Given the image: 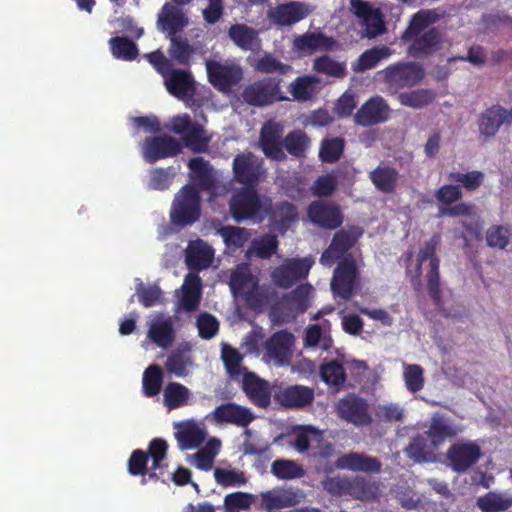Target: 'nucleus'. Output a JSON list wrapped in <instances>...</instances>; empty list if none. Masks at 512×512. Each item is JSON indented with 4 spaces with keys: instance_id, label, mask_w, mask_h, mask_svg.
<instances>
[{
    "instance_id": "obj_1",
    "label": "nucleus",
    "mask_w": 512,
    "mask_h": 512,
    "mask_svg": "<svg viewBox=\"0 0 512 512\" xmlns=\"http://www.w3.org/2000/svg\"><path fill=\"white\" fill-rule=\"evenodd\" d=\"M439 243L440 236L437 234L433 235L428 241L424 243L423 247H421L417 255V264L414 274L411 275V283L415 289H418V287L421 285L422 264L426 260H429V270L426 274L427 288L429 295L435 302H438L441 297L439 274L440 260L436 256V249Z\"/></svg>"
},
{
    "instance_id": "obj_2",
    "label": "nucleus",
    "mask_w": 512,
    "mask_h": 512,
    "mask_svg": "<svg viewBox=\"0 0 512 512\" xmlns=\"http://www.w3.org/2000/svg\"><path fill=\"white\" fill-rule=\"evenodd\" d=\"M266 198L262 199L255 187L240 188L229 201L232 218L238 223L243 221L261 223L265 219Z\"/></svg>"
},
{
    "instance_id": "obj_3",
    "label": "nucleus",
    "mask_w": 512,
    "mask_h": 512,
    "mask_svg": "<svg viewBox=\"0 0 512 512\" xmlns=\"http://www.w3.org/2000/svg\"><path fill=\"white\" fill-rule=\"evenodd\" d=\"M201 216V195L193 185L183 186L175 195L170 210V219L175 226L194 224Z\"/></svg>"
},
{
    "instance_id": "obj_4",
    "label": "nucleus",
    "mask_w": 512,
    "mask_h": 512,
    "mask_svg": "<svg viewBox=\"0 0 512 512\" xmlns=\"http://www.w3.org/2000/svg\"><path fill=\"white\" fill-rule=\"evenodd\" d=\"M359 270L352 255L342 258L333 272L331 291L335 298L349 301L358 290Z\"/></svg>"
},
{
    "instance_id": "obj_5",
    "label": "nucleus",
    "mask_w": 512,
    "mask_h": 512,
    "mask_svg": "<svg viewBox=\"0 0 512 512\" xmlns=\"http://www.w3.org/2000/svg\"><path fill=\"white\" fill-rule=\"evenodd\" d=\"M390 92L397 93L404 88L418 84L424 77L422 66L415 62H397L379 72Z\"/></svg>"
},
{
    "instance_id": "obj_6",
    "label": "nucleus",
    "mask_w": 512,
    "mask_h": 512,
    "mask_svg": "<svg viewBox=\"0 0 512 512\" xmlns=\"http://www.w3.org/2000/svg\"><path fill=\"white\" fill-rule=\"evenodd\" d=\"M233 180L243 187L257 188L267 175L264 160L252 152L236 155L232 163Z\"/></svg>"
},
{
    "instance_id": "obj_7",
    "label": "nucleus",
    "mask_w": 512,
    "mask_h": 512,
    "mask_svg": "<svg viewBox=\"0 0 512 512\" xmlns=\"http://www.w3.org/2000/svg\"><path fill=\"white\" fill-rule=\"evenodd\" d=\"M335 412L340 419L356 427L369 426L373 421L367 400L355 393L340 398L335 404Z\"/></svg>"
},
{
    "instance_id": "obj_8",
    "label": "nucleus",
    "mask_w": 512,
    "mask_h": 512,
    "mask_svg": "<svg viewBox=\"0 0 512 512\" xmlns=\"http://www.w3.org/2000/svg\"><path fill=\"white\" fill-rule=\"evenodd\" d=\"M242 98L250 106L264 107L286 98L281 96L280 80L272 77L263 78L246 86Z\"/></svg>"
},
{
    "instance_id": "obj_9",
    "label": "nucleus",
    "mask_w": 512,
    "mask_h": 512,
    "mask_svg": "<svg viewBox=\"0 0 512 512\" xmlns=\"http://www.w3.org/2000/svg\"><path fill=\"white\" fill-rule=\"evenodd\" d=\"M313 263L309 257L288 259L273 270L272 281L277 287L288 289L308 276Z\"/></svg>"
},
{
    "instance_id": "obj_10",
    "label": "nucleus",
    "mask_w": 512,
    "mask_h": 512,
    "mask_svg": "<svg viewBox=\"0 0 512 512\" xmlns=\"http://www.w3.org/2000/svg\"><path fill=\"white\" fill-rule=\"evenodd\" d=\"M362 231L357 227L341 229L337 231L330 243L320 257V263L331 267L337 260L346 257L345 255L358 241Z\"/></svg>"
},
{
    "instance_id": "obj_11",
    "label": "nucleus",
    "mask_w": 512,
    "mask_h": 512,
    "mask_svg": "<svg viewBox=\"0 0 512 512\" xmlns=\"http://www.w3.org/2000/svg\"><path fill=\"white\" fill-rule=\"evenodd\" d=\"M481 455V447L476 442L458 441L448 448L446 459L454 472L464 473L479 461Z\"/></svg>"
},
{
    "instance_id": "obj_12",
    "label": "nucleus",
    "mask_w": 512,
    "mask_h": 512,
    "mask_svg": "<svg viewBox=\"0 0 512 512\" xmlns=\"http://www.w3.org/2000/svg\"><path fill=\"white\" fill-rule=\"evenodd\" d=\"M205 65L209 82L219 91H230L243 78V71L238 65H226L215 60H207Z\"/></svg>"
},
{
    "instance_id": "obj_13",
    "label": "nucleus",
    "mask_w": 512,
    "mask_h": 512,
    "mask_svg": "<svg viewBox=\"0 0 512 512\" xmlns=\"http://www.w3.org/2000/svg\"><path fill=\"white\" fill-rule=\"evenodd\" d=\"M307 216L315 226L328 230H334L343 223V214L339 206L324 200L310 203Z\"/></svg>"
},
{
    "instance_id": "obj_14",
    "label": "nucleus",
    "mask_w": 512,
    "mask_h": 512,
    "mask_svg": "<svg viewBox=\"0 0 512 512\" xmlns=\"http://www.w3.org/2000/svg\"><path fill=\"white\" fill-rule=\"evenodd\" d=\"M391 108L381 96L369 98L354 114V122L362 127H371L386 122Z\"/></svg>"
},
{
    "instance_id": "obj_15",
    "label": "nucleus",
    "mask_w": 512,
    "mask_h": 512,
    "mask_svg": "<svg viewBox=\"0 0 512 512\" xmlns=\"http://www.w3.org/2000/svg\"><path fill=\"white\" fill-rule=\"evenodd\" d=\"M181 150L180 142L169 135L148 137L143 144L144 159L150 164L160 159L177 156Z\"/></svg>"
},
{
    "instance_id": "obj_16",
    "label": "nucleus",
    "mask_w": 512,
    "mask_h": 512,
    "mask_svg": "<svg viewBox=\"0 0 512 512\" xmlns=\"http://www.w3.org/2000/svg\"><path fill=\"white\" fill-rule=\"evenodd\" d=\"M310 13L311 9L308 4L300 1H290L269 9L267 15L273 24L288 27L305 19Z\"/></svg>"
},
{
    "instance_id": "obj_17",
    "label": "nucleus",
    "mask_w": 512,
    "mask_h": 512,
    "mask_svg": "<svg viewBox=\"0 0 512 512\" xmlns=\"http://www.w3.org/2000/svg\"><path fill=\"white\" fill-rule=\"evenodd\" d=\"M265 209V218L269 217L271 227L281 234H284L298 219L295 205L287 201L273 204L270 198H266Z\"/></svg>"
},
{
    "instance_id": "obj_18",
    "label": "nucleus",
    "mask_w": 512,
    "mask_h": 512,
    "mask_svg": "<svg viewBox=\"0 0 512 512\" xmlns=\"http://www.w3.org/2000/svg\"><path fill=\"white\" fill-rule=\"evenodd\" d=\"M512 123V107L507 110L499 104L484 110L478 119L479 133L487 138L494 137L502 125Z\"/></svg>"
},
{
    "instance_id": "obj_19",
    "label": "nucleus",
    "mask_w": 512,
    "mask_h": 512,
    "mask_svg": "<svg viewBox=\"0 0 512 512\" xmlns=\"http://www.w3.org/2000/svg\"><path fill=\"white\" fill-rule=\"evenodd\" d=\"M337 41L324 33L306 32L296 36L292 47L295 52L302 56H309L317 51H332L337 47Z\"/></svg>"
},
{
    "instance_id": "obj_20",
    "label": "nucleus",
    "mask_w": 512,
    "mask_h": 512,
    "mask_svg": "<svg viewBox=\"0 0 512 512\" xmlns=\"http://www.w3.org/2000/svg\"><path fill=\"white\" fill-rule=\"evenodd\" d=\"M241 388L249 401L259 408L271 404V387L268 381L254 372H246L242 378Z\"/></svg>"
},
{
    "instance_id": "obj_21",
    "label": "nucleus",
    "mask_w": 512,
    "mask_h": 512,
    "mask_svg": "<svg viewBox=\"0 0 512 512\" xmlns=\"http://www.w3.org/2000/svg\"><path fill=\"white\" fill-rule=\"evenodd\" d=\"M408 41H411L407 50L408 54L415 59H424L441 48L443 35L438 28L432 27Z\"/></svg>"
},
{
    "instance_id": "obj_22",
    "label": "nucleus",
    "mask_w": 512,
    "mask_h": 512,
    "mask_svg": "<svg viewBox=\"0 0 512 512\" xmlns=\"http://www.w3.org/2000/svg\"><path fill=\"white\" fill-rule=\"evenodd\" d=\"M276 401L286 409H303L311 405L315 399L313 388L304 385H290L280 390L276 396Z\"/></svg>"
},
{
    "instance_id": "obj_23",
    "label": "nucleus",
    "mask_w": 512,
    "mask_h": 512,
    "mask_svg": "<svg viewBox=\"0 0 512 512\" xmlns=\"http://www.w3.org/2000/svg\"><path fill=\"white\" fill-rule=\"evenodd\" d=\"M212 415L217 423H228L238 427H247L255 418L249 408L234 402L218 405Z\"/></svg>"
},
{
    "instance_id": "obj_24",
    "label": "nucleus",
    "mask_w": 512,
    "mask_h": 512,
    "mask_svg": "<svg viewBox=\"0 0 512 512\" xmlns=\"http://www.w3.org/2000/svg\"><path fill=\"white\" fill-rule=\"evenodd\" d=\"M294 341L292 333L286 330L277 331L265 343L266 354L277 364H286L292 355Z\"/></svg>"
},
{
    "instance_id": "obj_25",
    "label": "nucleus",
    "mask_w": 512,
    "mask_h": 512,
    "mask_svg": "<svg viewBox=\"0 0 512 512\" xmlns=\"http://www.w3.org/2000/svg\"><path fill=\"white\" fill-rule=\"evenodd\" d=\"M336 466L354 472L379 473L382 463L377 457L359 452H349L338 457Z\"/></svg>"
},
{
    "instance_id": "obj_26",
    "label": "nucleus",
    "mask_w": 512,
    "mask_h": 512,
    "mask_svg": "<svg viewBox=\"0 0 512 512\" xmlns=\"http://www.w3.org/2000/svg\"><path fill=\"white\" fill-rule=\"evenodd\" d=\"M164 84L171 95L181 100L195 93L194 79L189 71L172 69L164 77Z\"/></svg>"
},
{
    "instance_id": "obj_27",
    "label": "nucleus",
    "mask_w": 512,
    "mask_h": 512,
    "mask_svg": "<svg viewBox=\"0 0 512 512\" xmlns=\"http://www.w3.org/2000/svg\"><path fill=\"white\" fill-rule=\"evenodd\" d=\"M458 430L448 418L442 415H435L431 418L428 430L425 435L431 442L432 448H439L447 439L457 435Z\"/></svg>"
},
{
    "instance_id": "obj_28",
    "label": "nucleus",
    "mask_w": 512,
    "mask_h": 512,
    "mask_svg": "<svg viewBox=\"0 0 512 512\" xmlns=\"http://www.w3.org/2000/svg\"><path fill=\"white\" fill-rule=\"evenodd\" d=\"M188 167L190 169L191 185L195 186L199 193L214 188L215 181L208 161H205L202 157H195L189 160Z\"/></svg>"
},
{
    "instance_id": "obj_29",
    "label": "nucleus",
    "mask_w": 512,
    "mask_h": 512,
    "mask_svg": "<svg viewBox=\"0 0 512 512\" xmlns=\"http://www.w3.org/2000/svg\"><path fill=\"white\" fill-rule=\"evenodd\" d=\"M202 281L199 275L189 273L186 275L183 286L182 295L180 297V305L186 312L195 311L201 300Z\"/></svg>"
},
{
    "instance_id": "obj_30",
    "label": "nucleus",
    "mask_w": 512,
    "mask_h": 512,
    "mask_svg": "<svg viewBox=\"0 0 512 512\" xmlns=\"http://www.w3.org/2000/svg\"><path fill=\"white\" fill-rule=\"evenodd\" d=\"M175 428V438L181 450L196 448L205 440L204 431L195 422L177 423Z\"/></svg>"
},
{
    "instance_id": "obj_31",
    "label": "nucleus",
    "mask_w": 512,
    "mask_h": 512,
    "mask_svg": "<svg viewBox=\"0 0 512 512\" xmlns=\"http://www.w3.org/2000/svg\"><path fill=\"white\" fill-rule=\"evenodd\" d=\"M212 248L203 240L198 239L189 243L186 250V263L191 269H205L213 259Z\"/></svg>"
},
{
    "instance_id": "obj_32",
    "label": "nucleus",
    "mask_w": 512,
    "mask_h": 512,
    "mask_svg": "<svg viewBox=\"0 0 512 512\" xmlns=\"http://www.w3.org/2000/svg\"><path fill=\"white\" fill-rule=\"evenodd\" d=\"M441 15L435 9H421L414 13L410 19L409 25L402 35L404 41L412 39L414 36H418L420 33L426 31V29L439 21Z\"/></svg>"
},
{
    "instance_id": "obj_33",
    "label": "nucleus",
    "mask_w": 512,
    "mask_h": 512,
    "mask_svg": "<svg viewBox=\"0 0 512 512\" xmlns=\"http://www.w3.org/2000/svg\"><path fill=\"white\" fill-rule=\"evenodd\" d=\"M369 179L378 191L390 194L396 190L399 172L391 166L379 165L369 173Z\"/></svg>"
},
{
    "instance_id": "obj_34",
    "label": "nucleus",
    "mask_w": 512,
    "mask_h": 512,
    "mask_svg": "<svg viewBox=\"0 0 512 512\" xmlns=\"http://www.w3.org/2000/svg\"><path fill=\"white\" fill-rule=\"evenodd\" d=\"M147 337L158 347L166 349L175 339V330L171 318L156 319L148 329Z\"/></svg>"
},
{
    "instance_id": "obj_35",
    "label": "nucleus",
    "mask_w": 512,
    "mask_h": 512,
    "mask_svg": "<svg viewBox=\"0 0 512 512\" xmlns=\"http://www.w3.org/2000/svg\"><path fill=\"white\" fill-rule=\"evenodd\" d=\"M158 24L163 31H167L173 37L186 26L187 19L180 9L172 4L166 3L162 7Z\"/></svg>"
},
{
    "instance_id": "obj_36",
    "label": "nucleus",
    "mask_w": 512,
    "mask_h": 512,
    "mask_svg": "<svg viewBox=\"0 0 512 512\" xmlns=\"http://www.w3.org/2000/svg\"><path fill=\"white\" fill-rule=\"evenodd\" d=\"M258 283V278L254 276L248 267H237L231 274L229 286L235 296L242 299L253 289Z\"/></svg>"
},
{
    "instance_id": "obj_37",
    "label": "nucleus",
    "mask_w": 512,
    "mask_h": 512,
    "mask_svg": "<svg viewBox=\"0 0 512 512\" xmlns=\"http://www.w3.org/2000/svg\"><path fill=\"white\" fill-rule=\"evenodd\" d=\"M227 33L231 41L244 51L251 50L258 40V32L242 23L232 24Z\"/></svg>"
},
{
    "instance_id": "obj_38",
    "label": "nucleus",
    "mask_w": 512,
    "mask_h": 512,
    "mask_svg": "<svg viewBox=\"0 0 512 512\" xmlns=\"http://www.w3.org/2000/svg\"><path fill=\"white\" fill-rule=\"evenodd\" d=\"M476 506L482 512H503L512 507V497L501 492L489 491L477 499Z\"/></svg>"
},
{
    "instance_id": "obj_39",
    "label": "nucleus",
    "mask_w": 512,
    "mask_h": 512,
    "mask_svg": "<svg viewBox=\"0 0 512 512\" xmlns=\"http://www.w3.org/2000/svg\"><path fill=\"white\" fill-rule=\"evenodd\" d=\"M184 145L193 153H204L208 150L210 137L206 135V130L197 122L181 136Z\"/></svg>"
},
{
    "instance_id": "obj_40",
    "label": "nucleus",
    "mask_w": 512,
    "mask_h": 512,
    "mask_svg": "<svg viewBox=\"0 0 512 512\" xmlns=\"http://www.w3.org/2000/svg\"><path fill=\"white\" fill-rule=\"evenodd\" d=\"M221 358L230 378L236 379L240 375L244 376V373L249 372L247 368L242 365L244 356L238 349L227 344H223L221 349Z\"/></svg>"
},
{
    "instance_id": "obj_41",
    "label": "nucleus",
    "mask_w": 512,
    "mask_h": 512,
    "mask_svg": "<svg viewBox=\"0 0 512 512\" xmlns=\"http://www.w3.org/2000/svg\"><path fill=\"white\" fill-rule=\"evenodd\" d=\"M226 247L231 251L243 248L248 242L251 233L248 229L237 226H223L217 230Z\"/></svg>"
},
{
    "instance_id": "obj_42",
    "label": "nucleus",
    "mask_w": 512,
    "mask_h": 512,
    "mask_svg": "<svg viewBox=\"0 0 512 512\" xmlns=\"http://www.w3.org/2000/svg\"><path fill=\"white\" fill-rule=\"evenodd\" d=\"M437 448H432L425 434L414 437L406 448L407 455L416 462H429Z\"/></svg>"
},
{
    "instance_id": "obj_43",
    "label": "nucleus",
    "mask_w": 512,
    "mask_h": 512,
    "mask_svg": "<svg viewBox=\"0 0 512 512\" xmlns=\"http://www.w3.org/2000/svg\"><path fill=\"white\" fill-rule=\"evenodd\" d=\"M321 380L327 385L339 390L346 382L347 375L344 366L337 360H331L320 366Z\"/></svg>"
},
{
    "instance_id": "obj_44",
    "label": "nucleus",
    "mask_w": 512,
    "mask_h": 512,
    "mask_svg": "<svg viewBox=\"0 0 512 512\" xmlns=\"http://www.w3.org/2000/svg\"><path fill=\"white\" fill-rule=\"evenodd\" d=\"M112 55L119 60L133 61L139 55L136 43L127 37L116 36L109 40Z\"/></svg>"
},
{
    "instance_id": "obj_45",
    "label": "nucleus",
    "mask_w": 512,
    "mask_h": 512,
    "mask_svg": "<svg viewBox=\"0 0 512 512\" xmlns=\"http://www.w3.org/2000/svg\"><path fill=\"white\" fill-rule=\"evenodd\" d=\"M391 50L387 46L373 47L364 51L358 58L354 70L358 72L374 68L381 60L388 58Z\"/></svg>"
},
{
    "instance_id": "obj_46",
    "label": "nucleus",
    "mask_w": 512,
    "mask_h": 512,
    "mask_svg": "<svg viewBox=\"0 0 512 512\" xmlns=\"http://www.w3.org/2000/svg\"><path fill=\"white\" fill-rule=\"evenodd\" d=\"M163 383L162 369L152 364L143 373L142 388L146 397H153L159 394Z\"/></svg>"
},
{
    "instance_id": "obj_47",
    "label": "nucleus",
    "mask_w": 512,
    "mask_h": 512,
    "mask_svg": "<svg viewBox=\"0 0 512 512\" xmlns=\"http://www.w3.org/2000/svg\"><path fill=\"white\" fill-rule=\"evenodd\" d=\"M397 98L403 106L421 109L433 102L434 94L428 89H416L410 92L399 93Z\"/></svg>"
},
{
    "instance_id": "obj_48",
    "label": "nucleus",
    "mask_w": 512,
    "mask_h": 512,
    "mask_svg": "<svg viewBox=\"0 0 512 512\" xmlns=\"http://www.w3.org/2000/svg\"><path fill=\"white\" fill-rule=\"evenodd\" d=\"M189 389L177 382H170L164 389V403L171 410L185 405L188 401Z\"/></svg>"
},
{
    "instance_id": "obj_49",
    "label": "nucleus",
    "mask_w": 512,
    "mask_h": 512,
    "mask_svg": "<svg viewBox=\"0 0 512 512\" xmlns=\"http://www.w3.org/2000/svg\"><path fill=\"white\" fill-rule=\"evenodd\" d=\"M193 54L194 48L186 39L177 36L171 37L169 55L179 65L189 66Z\"/></svg>"
},
{
    "instance_id": "obj_50",
    "label": "nucleus",
    "mask_w": 512,
    "mask_h": 512,
    "mask_svg": "<svg viewBox=\"0 0 512 512\" xmlns=\"http://www.w3.org/2000/svg\"><path fill=\"white\" fill-rule=\"evenodd\" d=\"M284 147L287 152L295 157H303L305 151L309 147L310 139L302 130H294L289 132L284 138Z\"/></svg>"
},
{
    "instance_id": "obj_51",
    "label": "nucleus",
    "mask_w": 512,
    "mask_h": 512,
    "mask_svg": "<svg viewBox=\"0 0 512 512\" xmlns=\"http://www.w3.org/2000/svg\"><path fill=\"white\" fill-rule=\"evenodd\" d=\"M313 69L319 73L331 77L341 78L347 73L346 65L336 61L328 55H323L314 60Z\"/></svg>"
},
{
    "instance_id": "obj_52",
    "label": "nucleus",
    "mask_w": 512,
    "mask_h": 512,
    "mask_svg": "<svg viewBox=\"0 0 512 512\" xmlns=\"http://www.w3.org/2000/svg\"><path fill=\"white\" fill-rule=\"evenodd\" d=\"M376 486L361 476L350 479L349 494L354 499L361 501L372 500L376 497Z\"/></svg>"
},
{
    "instance_id": "obj_53",
    "label": "nucleus",
    "mask_w": 512,
    "mask_h": 512,
    "mask_svg": "<svg viewBox=\"0 0 512 512\" xmlns=\"http://www.w3.org/2000/svg\"><path fill=\"white\" fill-rule=\"evenodd\" d=\"M254 68L263 74L286 75L292 71V67L289 64L280 62L270 53H265L257 59Z\"/></svg>"
},
{
    "instance_id": "obj_54",
    "label": "nucleus",
    "mask_w": 512,
    "mask_h": 512,
    "mask_svg": "<svg viewBox=\"0 0 512 512\" xmlns=\"http://www.w3.org/2000/svg\"><path fill=\"white\" fill-rule=\"evenodd\" d=\"M271 472L278 479L288 480L300 478L304 475L301 466L292 460L277 459L272 463Z\"/></svg>"
},
{
    "instance_id": "obj_55",
    "label": "nucleus",
    "mask_w": 512,
    "mask_h": 512,
    "mask_svg": "<svg viewBox=\"0 0 512 512\" xmlns=\"http://www.w3.org/2000/svg\"><path fill=\"white\" fill-rule=\"evenodd\" d=\"M318 82L313 76H299L290 84V93L299 101H307L313 95V85Z\"/></svg>"
},
{
    "instance_id": "obj_56",
    "label": "nucleus",
    "mask_w": 512,
    "mask_h": 512,
    "mask_svg": "<svg viewBox=\"0 0 512 512\" xmlns=\"http://www.w3.org/2000/svg\"><path fill=\"white\" fill-rule=\"evenodd\" d=\"M344 151V140L341 138L325 139L321 143L319 157L325 163L338 161Z\"/></svg>"
},
{
    "instance_id": "obj_57",
    "label": "nucleus",
    "mask_w": 512,
    "mask_h": 512,
    "mask_svg": "<svg viewBox=\"0 0 512 512\" xmlns=\"http://www.w3.org/2000/svg\"><path fill=\"white\" fill-rule=\"evenodd\" d=\"M273 293L268 286H260L259 282L243 299L253 310H260L272 300Z\"/></svg>"
},
{
    "instance_id": "obj_58",
    "label": "nucleus",
    "mask_w": 512,
    "mask_h": 512,
    "mask_svg": "<svg viewBox=\"0 0 512 512\" xmlns=\"http://www.w3.org/2000/svg\"><path fill=\"white\" fill-rule=\"evenodd\" d=\"M168 447V443L162 438H154L150 441L146 453L148 454V459H152V470L162 469L167 466L163 462L167 458Z\"/></svg>"
},
{
    "instance_id": "obj_59",
    "label": "nucleus",
    "mask_w": 512,
    "mask_h": 512,
    "mask_svg": "<svg viewBox=\"0 0 512 512\" xmlns=\"http://www.w3.org/2000/svg\"><path fill=\"white\" fill-rule=\"evenodd\" d=\"M512 233L510 229L504 225H492L486 231V243L491 248L505 249Z\"/></svg>"
},
{
    "instance_id": "obj_60",
    "label": "nucleus",
    "mask_w": 512,
    "mask_h": 512,
    "mask_svg": "<svg viewBox=\"0 0 512 512\" xmlns=\"http://www.w3.org/2000/svg\"><path fill=\"white\" fill-rule=\"evenodd\" d=\"M215 481L222 487H235L247 482L244 472L235 469H214Z\"/></svg>"
},
{
    "instance_id": "obj_61",
    "label": "nucleus",
    "mask_w": 512,
    "mask_h": 512,
    "mask_svg": "<svg viewBox=\"0 0 512 512\" xmlns=\"http://www.w3.org/2000/svg\"><path fill=\"white\" fill-rule=\"evenodd\" d=\"M404 381L406 388L416 393L424 387V370L418 364H409L404 367Z\"/></svg>"
},
{
    "instance_id": "obj_62",
    "label": "nucleus",
    "mask_w": 512,
    "mask_h": 512,
    "mask_svg": "<svg viewBox=\"0 0 512 512\" xmlns=\"http://www.w3.org/2000/svg\"><path fill=\"white\" fill-rule=\"evenodd\" d=\"M449 180L460 183L466 190H477L484 181V174L480 171H471L468 173L452 172L449 174Z\"/></svg>"
},
{
    "instance_id": "obj_63",
    "label": "nucleus",
    "mask_w": 512,
    "mask_h": 512,
    "mask_svg": "<svg viewBox=\"0 0 512 512\" xmlns=\"http://www.w3.org/2000/svg\"><path fill=\"white\" fill-rule=\"evenodd\" d=\"M196 326L198 328L199 336L206 340L213 338L219 331V322L217 318L207 312L199 314Z\"/></svg>"
},
{
    "instance_id": "obj_64",
    "label": "nucleus",
    "mask_w": 512,
    "mask_h": 512,
    "mask_svg": "<svg viewBox=\"0 0 512 512\" xmlns=\"http://www.w3.org/2000/svg\"><path fill=\"white\" fill-rule=\"evenodd\" d=\"M148 454L141 450H134L127 462V470L132 476H145L147 473Z\"/></svg>"
}]
</instances>
